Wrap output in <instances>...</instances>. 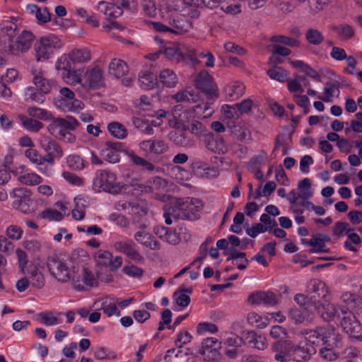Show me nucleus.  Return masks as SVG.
<instances>
[{"label": "nucleus", "instance_id": "4", "mask_svg": "<svg viewBox=\"0 0 362 362\" xmlns=\"http://www.w3.org/2000/svg\"><path fill=\"white\" fill-rule=\"evenodd\" d=\"M69 86L78 85L82 90H97L105 86L104 71L99 64L83 67V71H73L64 81Z\"/></svg>", "mask_w": 362, "mask_h": 362}, {"label": "nucleus", "instance_id": "33", "mask_svg": "<svg viewBox=\"0 0 362 362\" xmlns=\"http://www.w3.org/2000/svg\"><path fill=\"white\" fill-rule=\"evenodd\" d=\"M160 16H169L170 17L179 18L175 15L180 11L178 0H161L159 4Z\"/></svg>", "mask_w": 362, "mask_h": 362}, {"label": "nucleus", "instance_id": "2", "mask_svg": "<svg viewBox=\"0 0 362 362\" xmlns=\"http://www.w3.org/2000/svg\"><path fill=\"white\" fill-rule=\"evenodd\" d=\"M305 339L308 344L305 345L302 344L300 346V348L303 350L302 359L308 360L312 354L316 353V346H324L320 350V355L323 359L333 361L339 357L334 349L338 346L341 338L339 332L334 327H320L306 331Z\"/></svg>", "mask_w": 362, "mask_h": 362}, {"label": "nucleus", "instance_id": "9", "mask_svg": "<svg viewBox=\"0 0 362 362\" xmlns=\"http://www.w3.org/2000/svg\"><path fill=\"white\" fill-rule=\"evenodd\" d=\"M174 204L173 216L176 218L195 220L199 218L198 212L203 208L202 202L196 198H180L173 201Z\"/></svg>", "mask_w": 362, "mask_h": 362}, {"label": "nucleus", "instance_id": "54", "mask_svg": "<svg viewBox=\"0 0 362 362\" xmlns=\"http://www.w3.org/2000/svg\"><path fill=\"white\" fill-rule=\"evenodd\" d=\"M218 331V328L216 325L209 322H200L197 327V332L199 335L215 334Z\"/></svg>", "mask_w": 362, "mask_h": 362}, {"label": "nucleus", "instance_id": "38", "mask_svg": "<svg viewBox=\"0 0 362 362\" xmlns=\"http://www.w3.org/2000/svg\"><path fill=\"white\" fill-rule=\"evenodd\" d=\"M18 118L21 122V126L30 132L37 133L44 127V124L41 122L33 119V117L31 118L24 115H19Z\"/></svg>", "mask_w": 362, "mask_h": 362}, {"label": "nucleus", "instance_id": "17", "mask_svg": "<svg viewBox=\"0 0 362 362\" xmlns=\"http://www.w3.org/2000/svg\"><path fill=\"white\" fill-rule=\"evenodd\" d=\"M312 182L311 180L305 177L300 181L298 184L297 193L295 190L291 191L288 194L287 199L292 205H295L298 203L299 199L306 201L310 199L313 195V191L311 188Z\"/></svg>", "mask_w": 362, "mask_h": 362}, {"label": "nucleus", "instance_id": "15", "mask_svg": "<svg viewBox=\"0 0 362 362\" xmlns=\"http://www.w3.org/2000/svg\"><path fill=\"white\" fill-rule=\"evenodd\" d=\"M108 72L114 77L121 79L126 86H131L133 81V78L127 76L129 73L127 64L120 59L114 58L111 60L108 66Z\"/></svg>", "mask_w": 362, "mask_h": 362}, {"label": "nucleus", "instance_id": "56", "mask_svg": "<svg viewBox=\"0 0 362 362\" xmlns=\"http://www.w3.org/2000/svg\"><path fill=\"white\" fill-rule=\"evenodd\" d=\"M271 41L276 44H282L292 47H298L299 42L297 39L284 36V35H275L271 38Z\"/></svg>", "mask_w": 362, "mask_h": 362}, {"label": "nucleus", "instance_id": "39", "mask_svg": "<svg viewBox=\"0 0 362 362\" xmlns=\"http://www.w3.org/2000/svg\"><path fill=\"white\" fill-rule=\"evenodd\" d=\"M247 322L257 329H264L270 323L269 315L261 316L257 313L251 312L247 314Z\"/></svg>", "mask_w": 362, "mask_h": 362}, {"label": "nucleus", "instance_id": "29", "mask_svg": "<svg viewBox=\"0 0 362 362\" xmlns=\"http://www.w3.org/2000/svg\"><path fill=\"white\" fill-rule=\"evenodd\" d=\"M329 238L325 234L315 233L310 239H303L302 244L312 247L310 251L313 253L324 252L325 243L329 241Z\"/></svg>", "mask_w": 362, "mask_h": 362}, {"label": "nucleus", "instance_id": "11", "mask_svg": "<svg viewBox=\"0 0 362 362\" xmlns=\"http://www.w3.org/2000/svg\"><path fill=\"white\" fill-rule=\"evenodd\" d=\"M93 185L98 191L118 194L124 192V186L117 182L116 175L107 170H100L96 174Z\"/></svg>", "mask_w": 362, "mask_h": 362}, {"label": "nucleus", "instance_id": "49", "mask_svg": "<svg viewBox=\"0 0 362 362\" xmlns=\"http://www.w3.org/2000/svg\"><path fill=\"white\" fill-rule=\"evenodd\" d=\"M18 181L22 184L33 186L42 182V177L35 173H26L18 176Z\"/></svg>", "mask_w": 362, "mask_h": 362}, {"label": "nucleus", "instance_id": "43", "mask_svg": "<svg viewBox=\"0 0 362 362\" xmlns=\"http://www.w3.org/2000/svg\"><path fill=\"white\" fill-rule=\"evenodd\" d=\"M165 362H187L188 355L185 351L177 348L167 351L165 356Z\"/></svg>", "mask_w": 362, "mask_h": 362}, {"label": "nucleus", "instance_id": "51", "mask_svg": "<svg viewBox=\"0 0 362 362\" xmlns=\"http://www.w3.org/2000/svg\"><path fill=\"white\" fill-rule=\"evenodd\" d=\"M148 213V207L139 202H132V205L128 211L129 215L134 216L135 218L142 217Z\"/></svg>", "mask_w": 362, "mask_h": 362}, {"label": "nucleus", "instance_id": "62", "mask_svg": "<svg viewBox=\"0 0 362 362\" xmlns=\"http://www.w3.org/2000/svg\"><path fill=\"white\" fill-rule=\"evenodd\" d=\"M197 95H194V93L187 91V90H183L178 92L177 93L173 95V98L176 100L177 103H182V102H187V103H194L197 101Z\"/></svg>", "mask_w": 362, "mask_h": 362}, {"label": "nucleus", "instance_id": "1", "mask_svg": "<svg viewBox=\"0 0 362 362\" xmlns=\"http://www.w3.org/2000/svg\"><path fill=\"white\" fill-rule=\"evenodd\" d=\"M51 276L59 283H69L77 291H86L98 286V279L87 268L62 261L53 260L47 265Z\"/></svg>", "mask_w": 362, "mask_h": 362}, {"label": "nucleus", "instance_id": "46", "mask_svg": "<svg viewBox=\"0 0 362 362\" xmlns=\"http://www.w3.org/2000/svg\"><path fill=\"white\" fill-rule=\"evenodd\" d=\"M267 75L273 80L284 83L288 80V72L281 66H275L269 69L267 71Z\"/></svg>", "mask_w": 362, "mask_h": 362}, {"label": "nucleus", "instance_id": "40", "mask_svg": "<svg viewBox=\"0 0 362 362\" xmlns=\"http://www.w3.org/2000/svg\"><path fill=\"white\" fill-rule=\"evenodd\" d=\"M28 13L35 14V18L39 23H47L50 21L51 15L47 8H39L35 4H28L26 7Z\"/></svg>", "mask_w": 362, "mask_h": 362}, {"label": "nucleus", "instance_id": "28", "mask_svg": "<svg viewBox=\"0 0 362 362\" xmlns=\"http://www.w3.org/2000/svg\"><path fill=\"white\" fill-rule=\"evenodd\" d=\"M243 337H239L235 334H230L223 341L226 346V355L230 358H235L238 356V349L243 344Z\"/></svg>", "mask_w": 362, "mask_h": 362}, {"label": "nucleus", "instance_id": "21", "mask_svg": "<svg viewBox=\"0 0 362 362\" xmlns=\"http://www.w3.org/2000/svg\"><path fill=\"white\" fill-rule=\"evenodd\" d=\"M304 335H305V332ZM302 344L305 345L308 344L305 336H304V340L300 341L297 346L293 345L290 341H278L272 344V349L274 352H281L286 357L291 356L299 352V356L301 358V356L303 355V350L300 348V346Z\"/></svg>", "mask_w": 362, "mask_h": 362}, {"label": "nucleus", "instance_id": "35", "mask_svg": "<svg viewBox=\"0 0 362 362\" xmlns=\"http://www.w3.org/2000/svg\"><path fill=\"white\" fill-rule=\"evenodd\" d=\"M206 147L212 152L216 153H225L228 147L225 141L221 137H214L212 135L209 136L206 141Z\"/></svg>", "mask_w": 362, "mask_h": 362}, {"label": "nucleus", "instance_id": "18", "mask_svg": "<svg viewBox=\"0 0 362 362\" xmlns=\"http://www.w3.org/2000/svg\"><path fill=\"white\" fill-rule=\"evenodd\" d=\"M34 40V35L33 33L23 30L11 42L10 45V52L11 54L18 55L23 52H27L31 47Z\"/></svg>", "mask_w": 362, "mask_h": 362}, {"label": "nucleus", "instance_id": "47", "mask_svg": "<svg viewBox=\"0 0 362 362\" xmlns=\"http://www.w3.org/2000/svg\"><path fill=\"white\" fill-rule=\"evenodd\" d=\"M69 168L74 170H82L87 167L88 163L77 154H71L66 157Z\"/></svg>", "mask_w": 362, "mask_h": 362}, {"label": "nucleus", "instance_id": "63", "mask_svg": "<svg viewBox=\"0 0 362 362\" xmlns=\"http://www.w3.org/2000/svg\"><path fill=\"white\" fill-rule=\"evenodd\" d=\"M230 259L233 260L234 264L240 270L245 269L248 264V260L244 252H235L232 255ZM230 258L228 259V260Z\"/></svg>", "mask_w": 362, "mask_h": 362}, {"label": "nucleus", "instance_id": "19", "mask_svg": "<svg viewBox=\"0 0 362 362\" xmlns=\"http://www.w3.org/2000/svg\"><path fill=\"white\" fill-rule=\"evenodd\" d=\"M197 88L209 95L217 98L218 88L214 82L212 76L206 71H201L195 79Z\"/></svg>", "mask_w": 362, "mask_h": 362}, {"label": "nucleus", "instance_id": "5", "mask_svg": "<svg viewBox=\"0 0 362 362\" xmlns=\"http://www.w3.org/2000/svg\"><path fill=\"white\" fill-rule=\"evenodd\" d=\"M91 59V53L87 49H74L66 54L61 55L56 61L55 69L62 71L63 81L73 71H83V67L75 69L74 66L81 65L89 62Z\"/></svg>", "mask_w": 362, "mask_h": 362}, {"label": "nucleus", "instance_id": "34", "mask_svg": "<svg viewBox=\"0 0 362 362\" xmlns=\"http://www.w3.org/2000/svg\"><path fill=\"white\" fill-rule=\"evenodd\" d=\"M88 206L87 200L82 196L74 198V208L71 211V217L77 221L83 220L86 216V208Z\"/></svg>", "mask_w": 362, "mask_h": 362}, {"label": "nucleus", "instance_id": "25", "mask_svg": "<svg viewBox=\"0 0 362 362\" xmlns=\"http://www.w3.org/2000/svg\"><path fill=\"white\" fill-rule=\"evenodd\" d=\"M245 84L239 81L229 82L223 89V93L228 101H235L240 98L245 92Z\"/></svg>", "mask_w": 362, "mask_h": 362}, {"label": "nucleus", "instance_id": "53", "mask_svg": "<svg viewBox=\"0 0 362 362\" xmlns=\"http://www.w3.org/2000/svg\"><path fill=\"white\" fill-rule=\"evenodd\" d=\"M305 38L309 43L313 45H320L324 40L322 33L318 30L313 28L308 30L305 34Z\"/></svg>", "mask_w": 362, "mask_h": 362}, {"label": "nucleus", "instance_id": "12", "mask_svg": "<svg viewBox=\"0 0 362 362\" xmlns=\"http://www.w3.org/2000/svg\"><path fill=\"white\" fill-rule=\"evenodd\" d=\"M192 114L191 110L181 104L177 105L171 112L168 114V124L173 129L184 130L186 129V124L194 118Z\"/></svg>", "mask_w": 362, "mask_h": 362}, {"label": "nucleus", "instance_id": "26", "mask_svg": "<svg viewBox=\"0 0 362 362\" xmlns=\"http://www.w3.org/2000/svg\"><path fill=\"white\" fill-rule=\"evenodd\" d=\"M95 8L103 13L108 21L117 18L121 16L123 13V10L119 6H116L112 3L105 1H100L95 6Z\"/></svg>", "mask_w": 362, "mask_h": 362}, {"label": "nucleus", "instance_id": "23", "mask_svg": "<svg viewBox=\"0 0 362 362\" xmlns=\"http://www.w3.org/2000/svg\"><path fill=\"white\" fill-rule=\"evenodd\" d=\"M114 247L118 252L125 254L134 261L140 262L143 259L142 256L136 250L135 243L132 240L117 241L115 243Z\"/></svg>", "mask_w": 362, "mask_h": 362}, {"label": "nucleus", "instance_id": "45", "mask_svg": "<svg viewBox=\"0 0 362 362\" xmlns=\"http://www.w3.org/2000/svg\"><path fill=\"white\" fill-rule=\"evenodd\" d=\"M27 113L30 117L37 118L44 121H51L53 119V115L51 112L35 107H30L27 109Z\"/></svg>", "mask_w": 362, "mask_h": 362}, {"label": "nucleus", "instance_id": "57", "mask_svg": "<svg viewBox=\"0 0 362 362\" xmlns=\"http://www.w3.org/2000/svg\"><path fill=\"white\" fill-rule=\"evenodd\" d=\"M189 173L187 170L180 166H175L171 169V176L178 182L182 183L189 180Z\"/></svg>", "mask_w": 362, "mask_h": 362}, {"label": "nucleus", "instance_id": "3", "mask_svg": "<svg viewBox=\"0 0 362 362\" xmlns=\"http://www.w3.org/2000/svg\"><path fill=\"white\" fill-rule=\"evenodd\" d=\"M308 290L313 294L314 310L320 317L326 321H335L341 317V309L344 308L336 307L330 302V295L328 288L325 282L319 279L310 281Z\"/></svg>", "mask_w": 362, "mask_h": 362}, {"label": "nucleus", "instance_id": "64", "mask_svg": "<svg viewBox=\"0 0 362 362\" xmlns=\"http://www.w3.org/2000/svg\"><path fill=\"white\" fill-rule=\"evenodd\" d=\"M221 112L223 116L227 119H238L240 117L238 108L235 105L225 104L221 107Z\"/></svg>", "mask_w": 362, "mask_h": 362}, {"label": "nucleus", "instance_id": "59", "mask_svg": "<svg viewBox=\"0 0 362 362\" xmlns=\"http://www.w3.org/2000/svg\"><path fill=\"white\" fill-rule=\"evenodd\" d=\"M25 156L35 166L43 162L42 156L34 147L25 151Z\"/></svg>", "mask_w": 362, "mask_h": 362}, {"label": "nucleus", "instance_id": "10", "mask_svg": "<svg viewBox=\"0 0 362 362\" xmlns=\"http://www.w3.org/2000/svg\"><path fill=\"white\" fill-rule=\"evenodd\" d=\"M163 22H151L150 25L157 32L182 34L188 32L192 28L190 21L183 18L161 16Z\"/></svg>", "mask_w": 362, "mask_h": 362}, {"label": "nucleus", "instance_id": "42", "mask_svg": "<svg viewBox=\"0 0 362 362\" xmlns=\"http://www.w3.org/2000/svg\"><path fill=\"white\" fill-rule=\"evenodd\" d=\"M211 103L209 102H202L194 106V107L191 110V112H193V117L203 119L211 117L214 111L211 110Z\"/></svg>", "mask_w": 362, "mask_h": 362}, {"label": "nucleus", "instance_id": "44", "mask_svg": "<svg viewBox=\"0 0 362 362\" xmlns=\"http://www.w3.org/2000/svg\"><path fill=\"white\" fill-rule=\"evenodd\" d=\"M148 183L151 188V192H153L155 190L169 192L173 189L172 185H170L166 180L160 177H156L153 179L148 180Z\"/></svg>", "mask_w": 362, "mask_h": 362}, {"label": "nucleus", "instance_id": "60", "mask_svg": "<svg viewBox=\"0 0 362 362\" xmlns=\"http://www.w3.org/2000/svg\"><path fill=\"white\" fill-rule=\"evenodd\" d=\"M21 79L19 71L14 68L7 69L6 73L1 76V80L6 83H13Z\"/></svg>", "mask_w": 362, "mask_h": 362}, {"label": "nucleus", "instance_id": "6", "mask_svg": "<svg viewBox=\"0 0 362 362\" xmlns=\"http://www.w3.org/2000/svg\"><path fill=\"white\" fill-rule=\"evenodd\" d=\"M64 46V41L57 35L49 33L40 37L34 44L35 57L37 62H44L52 58Z\"/></svg>", "mask_w": 362, "mask_h": 362}, {"label": "nucleus", "instance_id": "14", "mask_svg": "<svg viewBox=\"0 0 362 362\" xmlns=\"http://www.w3.org/2000/svg\"><path fill=\"white\" fill-rule=\"evenodd\" d=\"M342 320L341 326L343 330L351 338L359 339L362 334V325L351 312L341 309Z\"/></svg>", "mask_w": 362, "mask_h": 362}, {"label": "nucleus", "instance_id": "24", "mask_svg": "<svg viewBox=\"0 0 362 362\" xmlns=\"http://www.w3.org/2000/svg\"><path fill=\"white\" fill-rule=\"evenodd\" d=\"M134 239L139 244L151 250H158L161 247L160 243L156 238L144 228L135 233Z\"/></svg>", "mask_w": 362, "mask_h": 362}, {"label": "nucleus", "instance_id": "61", "mask_svg": "<svg viewBox=\"0 0 362 362\" xmlns=\"http://www.w3.org/2000/svg\"><path fill=\"white\" fill-rule=\"evenodd\" d=\"M301 77L298 76L288 81L287 88L289 92L293 95L302 93L304 92V88L301 84Z\"/></svg>", "mask_w": 362, "mask_h": 362}, {"label": "nucleus", "instance_id": "50", "mask_svg": "<svg viewBox=\"0 0 362 362\" xmlns=\"http://www.w3.org/2000/svg\"><path fill=\"white\" fill-rule=\"evenodd\" d=\"M37 320L46 326H54L61 323L57 316L49 312H43L38 314Z\"/></svg>", "mask_w": 362, "mask_h": 362}, {"label": "nucleus", "instance_id": "37", "mask_svg": "<svg viewBox=\"0 0 362 362\" xmlns=\"http://www.w3.org/2000/svg\"><path fill=\"white\" fill-rule=\"evenodd\" d=\"M162 52L172 62L179 63L185 59V55L177 44L162 48Z\"/></svg>", "mask_w": 362, "mask_h": 362}, {"label": "nucleus", "instance_id": "32", "mask_svg": "<svg viewBox=\"0 0 362 362\" xmlns=\"http://www.w3.org/2000/svg\"><path fill=\"white\" fill-rule=\"evenodd\" d=\"M158 78L155 72L146 69L141 71L139 83L141 88L146 90L153 89L158 84Z\"/></svg>", "mask_w": 362, "mask_h": 362}, {"label": "nucleus", "instance_id": "58", "mask_svg": "<svg viewBox=\"0 0 362 362\" xmlns=\"http://www.w3.org/2000/svg\"><path fill=\"white\" fill-rule=\"evenodd\" d=\"M334 30L343 40H349L354 35V28L348 24L340 25L334 28Z\"/></svg>", "mask_w": 362, "mask_h": 362}, {"label": "nucleus", "instance_id": "52", "mask_svg": "<svg viewBox=\"0 0 362 362\" xmlns=\"http://www.w3.org/2000/svg\"><path fill=\"white\" fill-rule=\"evenodd\" d=\"M223 47L226 53H231L238 56H244L247 53V51L244 47L231 41L226 42Z\"/></svg>", "mask_w": 362, "mask_h": 362}, {"label": "nucleus", "instance_id": "20", "mask_svg": "<svg viewBox=\"0 0 362 362\" xmlns=\"http://www.w3.org/2000/svg\"><path fill=\"white\" fill-rule=\"evenodd\" d=\"M122 144L120 142H106L100 148V156L110 163H117L120 159Z\"/></svg>", "mask_w": 362, "mask_h": 362}, {"label": "nucleus", "instance_id": "31", "mask_svg": "<svg viewBox=\"0 0 362 362\" xmlns=\"http://www.w3.org/2000/svg\"><path fill=\"white\" fill-rule=\"evenodd\" d=\"M56 106L62 111L74 113H78L85 107L84 103L76 98H73V100L58 99Z\"/></svg>", "mask_w": 362, "mask_h": 362}, {"label": "nucleus", "instance_id": "8", "mask_svg": "<svg viewBox=\"0 0 362 362\" xmlns=\"http://www.w3.org/2000/svg\"><path fill=\"white\" fill-rule=\"evenodd\" d=\"M31 74L33 76V82L39 90V93L33 87H28L25 90V100L26 101H35L42 104L45 101V94L49 93L54 81L46 78L45 72L41 69H32Z\"/></svg>", "mask_w": 362, "mask_h": 362}, {"label": "nucleus", "instance_id": "16", "mask_svg": "<svg viewBox=\"0 0 362 362\" xmlns=\"http://www.w3.org/2000/svg\"><path fill=\"white\" fill-rule=\"evenodd\" d=\"M45 266L40 262H31L25 269V274L28 275L31 286L37 289L42 288L45 285Z\"/></svg>", "mask_w": 362, "mask_h": 362}, {"label": "nucleus", "instance_id": "55", "mask_svg": "<svg viewBox=\"0 0 362 362\" xmlns=\"http://www.w3.org/2000/svg\"><path fill=\"white\" fill-rule=\"evenodd\" d=\"M192 288H189L175 293V300L179 306L187 307L190 303L189 294L192 293Z\"/></svg>", "mask_w": 362, "mask_h": 362}, {"label": "nucleus", "instance_id": "36", "mask_svg": "<svg viewBox=\"0 0 362 362\" xmlns=\"http://www.w3.org/2000/svg\"><path fill=\"white\" fill-rule=\"evenodd\" d=\"M340 90L339 86L333 83H327L323 88L322 95L317 96V98L325 103H332L334 98H339Z\"/></svg>", "mask_w": 362, "mask_h": 362}, {"label": "nucleus", "instance_id": "27", "mask_svg": "<svg viewBox=\"0 0 362 362\" xmlns=\"http://www.w3.org/2000/svg\"><path fill=\"white\" fill-rule=\"evenodd\" d=\"M243 337L249 346L258 350H264L268 346L266 336L255 331L244 332Z\"/></svg>", "mask_w": 362, "mask_h": 362}, {"label": "nucleus", "instance_id": "7", "mask_svg": "<svg viewBox=\"0 0 362 362\" xmlns=\"http://www.w3.org/2000/svg\"><path fill=\"white\" fill-rule=\"evenodd\" d=\"M47 126L48 132L55 138L69 144L76 141V136L71 132L75 130L79 122L72 116H67L65 118H54L51 120Z\"/></svg>", "mask_w": 362, "mask_h": 362}, {"label": "nucleus", "instance_id": "48", "mask_svg": "<svg viewBox=\"0 0 362 362\" xmlns=\"http://www.w3.org/2000/svg\"><path fill=\"white\" fill-rule=\"evenodd\" d=\"M107 129L112 136L118 139H123L127 136V129L117 122L110 123L107 126Z\"/></svg>", "mask_w": 362, "mask_h": 362}, {"label": "nucleus", "instance_id": "41", "mask_svg": "<svg viewBox=\"0 0 362 362\" xmlns=\"http://www.w3.org/2000/svg\"><path fill=\"white\" fill-rule=\"evenodd\" d=\"M159 81L163 86L174 88L178 82L177 74L171 69H165L159 74Z\"/></svg>", "mask_w": 362, "mask_h": 362}, {"label": "nucleus", "instance_id": "22", "mask_svg": "<svg viewBox=\"0 0 362 362\" xmlns=\"http://www.w3.org/2000/svg\"><path fill=\"white\" fill-rule=\"evenodd\" d=\"M117 298L110 296L103 297L94 303L98 310H102L108 317L113 315L120 316L121 312L117 305Z\"/></svg>", "mask_w": 362, "mask_h": 362}, {"label": "nucleus", "instance_id": "30", "mask_svg": "<svg viewBox=\"0 0 362 362\" xmlns=\"http://www.w3.org/2000/svg\"><path fill=\"white\" fill-rule=\"evenodd\" d=\"M11 197L16 199L12 204L14 209L23 211V206L30 200L31 191L27 188H16L10 193Z\"/></svg>", "mask_w": 362, "mask_h": 362}, {"label": "nucleus", "instance_id": "13", "mask_svg": "<svg viewBox=\"0 0 362 362\" xmlns=\"http://www.w3.org/2000/svg\"><path fill=\"white\" fill-rule=\"evenodd\" d=\"M221 342L214 337L204 339L199 349V354L206 361H214L220 356Z\"/></svg>", "mask_w": 362, "mask_h": 362}]
</instances>
